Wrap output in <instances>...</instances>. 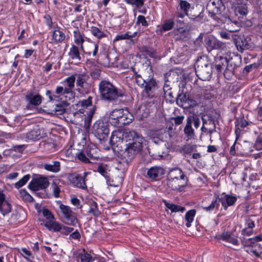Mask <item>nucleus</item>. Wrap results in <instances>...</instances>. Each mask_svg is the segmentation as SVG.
<instances>
[{
  "mask_svg": "<svg viewBox=\"0 0 262 262\" xmlns=\"http://www.w3.org/2000/svg\"><path fill=\"white\" fill-rule=\"evenodd\" d=\"M233 59L229 60L226 64V68L224 72L225 77L228 79H230L234 75V72L236 65L233 63Z\"/></svg>",
  "mask_w": 262,
  "mask_h": 262,
  "instance_id": "a878e982",
  "label": "nucleus"
},
{
  "mask_svg": "<svg viewBox=\"0 0 262 262\" xmlns=\"http://www.w3.org/2000/svg\"><path fill=\"white\" fill-rule=\"evenodd\" d=\"M195 73L203 81L209 80L212 74V67L206 56L200 57L196 62Z\"/></svg>",
  "mask_w": 262,
  "mask_h": 262,
  "instance_id": "7ed1b4c3",
  "label": "nucleus"
},
{
  "mask_svg": "<svg viewBox=\"0 0 262 262\" xmlns=\"http://www.w3.org/2000/svg\"><path fill=\"white\" fill-rule=\"evenodd\" d=\"M236 201L237 198L236 196L223 193L220 198L219 196H215L208 206L204 207L203 208L207 211H212L214 209L218 208L219 202H221L224 209L227 210L228 206L234 205Z\"/></svg>",
  "mask_w": 262,
  "mask_h": 262,
  "instance_id": "20e7f679",
  "label": "nucleus"
},
{
  "mask_svg": "<svg viewBox=\"0 0 262 262\" xmlns=\"http://www.w3.org/2000/svg\"><path fill=\"white\" fill-rule=\"evenodd\" d=\"M221 21L224 24L225 29L230 32H236L240 29L241 23L238 20H232L229 17L226 16Z\"/></svg>",
  "mask_w": 262,
  "mask_h": 262,
  "instance_id": "2eb2a0df",
  "label": "nucleus"
},
{
  "mask_svg": "<svg viewBox=\"0 0 262 262\" xmlns=\"http://www.w3.org/2000/svg\"><path fill=\"white\" fill-rule=\"evenodd\" d=\"M229 60H227L226 57L219 56L216 57L215 60V66L216 70L218 72H221L223 68L226 66Z\"/></svg>",
  "mask_w": 262,
  "mask_h": 262,
  "instance_id": "473e14b6",
  "label": "nucleus"
},
{
  "mask_svg": "<svg viewBox=\"0 0 262 262\" xmlns=\"http://www.w3.org/2000/svg\"><path fill=\"white\" fill-rule=\"evenodd\" d=\"M46 136V133H45L43 128L39 125L34 126L27 133L23 134L24 137L26 138L27 141L38 140Z\"/></svg>",
  "mask_w": 262,
  "mask_h": 262,
  "instance_id": "1a4fd4ad",
  "label": "nucleus"
},
{
  "mask_svg": "<svg viewBox=\"0 0 262 262\" xmlns=\"http://www.w3.org/2000/svg\"><path fill=\"white\" fill-rule=\"evenodd\" d=\"M76 157L79 160L84 163H94L100 159L99 149L94 145H89L83 151L76 154Z\"/></svg>",
  "mask_w": 262,
  "mask_h": 262,
  "instance_id": "39448f33",
  "label": "nucleus"
},
{
  "mask_svg": "<svg viewBox=\"0 0 262 262\" xmlns=\"http://www.w3.org/2000/svg\"><path fill=\"white\" fill-rule=\"evenodd\" d=\"M75 77L76 76V85L81 88H84L85 85L87 84V80L89 78V76L84 73L82 74H75Z\"/></svg>",
  "mask_w": 262,
  "mask_h": 262,
  "instance_id": "2f4dec72",
  "label": "nucleus"
},
{
  "mask_svg": "<svg viewBox=\"0 0 262 262\" xmlns=\"http://www.w3.org/2000/svg\"><path fill=\"white\" fill-rule=\"evenodd\" d=\"M123 113V109H115L110 112L108 115V121L115 126L118 127L119 121Z\"/></svg>",
  "mask_w": 262,
  "mask_h": 262,
  "instance_id": "f3484780",
  "label": "nucleus"
},
{
  "mask_svg": "<svg viewBox=\"0 0 262 262\" xmlns=\"http://www.w3.org/2000/svg\"><path fill=\"white\" fill-rule=\"evenodd\" d=\"M88 174L89 172H83L82 174L73 173L70 174L68 178L69 180H84V179Z\"/></svg>",
  "mask_w": 262,
  "mask_h": 262,
  "instance_id": "37998d69",
  "label": "nucleus"
},
{
  "mask_svg": "<svg viewBox=\"0 0 262 262\" xmlns=\"http://www.w3.org/2000/svg\"><path fill=\"white\" fill-rule=\"evenodd\" d=\"M134 72L136 75V82L137 84L140 87H143L146 80L148 79L147 74H151L150 69H147L144 72L142 73V75L138 74L137 72L134 70Z\"/></svg>",
  "mask_w": 262,
  "mask_h": 262,
  "instance_id": "aec40b11",
  "label": "nucleus"
},
{
  "mask_svg": "<svg viewBox=\"0 0 262 262\" xmlns=\"http://www.w3.org/2000/svg\"><path fill=\"white\" fill-rule=\"evenodd\" d=\"M222 6V2L221 0H210L207 5V9L209 13L211 15V17L215 19L216 15L221 13V8Z\"/></svg>",
  "mask_w": 262,
  "mask_h": 262,
  "instance_id": "4468645a",
  "label": "nucleus"
},
{
  "mask_svg": "<svg viewBox=\"0 0 262 262\" xmlns=\"http://www.w3.org/2000/svg\"><path fill=\"white\" fill-rule=\"evenodd\" d=\"M42 214L44 216H45L48 220L54 218V216L51 213V211H50L47 209H43L42 210Z\"/></svg>",
  "mask_w": 262,
  "mask_h": 262,
  "instance_id": "0e129e2a",
  "label": "nucleus"
},
{
  "mask_svg": "<svg viewBox=\"0 0 262 262\" xmlns=\"http://www.w3.org/2000/svg\"><path fill=\"white\" fill-rule=\"evenodd\" d=\"M168 177L171 180L184 179L185 175L182 170L179 168H175L170 170L168 173Z\"/></svg>",
  "mask_w": 262,
  "mask_h": 262,
  "instance_id": "cd10ccee",
  "label": "nucleus"
},
{
  "mask_svg": "<svg viewBox=\"0 0 262 262\" xmlns=\"http://www.w3.org/2000/svg\"><path fill=\"white\" fill-rule=\"evenodd\" d=\"M144 138L138 133L130 130L127 135L126 148L122 152L121 156L126 161L134 158L137 154H139L143 148Z\"/></svg>",
  "mask_w": 262,
  "mask_h": 262,
  "instance_id": "f257e3e1",
  "label": "nucleus"
},
{
  "mask_svg": "<svg viewBox=\"0 0 262 262\" xmlns=\"http://www.w3.org/2000/svg\"><path fill=\"white\" fill-rule=\"evenodd\" d=\"M188 16H189V18L191 20H192L193 21H197V22L201 21L202 19V16L201 13H200L198 15L189 16V15Z\"/></svg>",
  "mask_w": 262,
  "mask_h": 262,
  "instance_id": "774afa93",
  "label": "nucleus"
},
{
  "mask_svg": "<svg viewBox=\"0 0 262 262\" xmlns=\"http://www.w3.org/2000/svg\"><path fill=\"white\" fill-rule=\"evenodd\" d=\"M22 256L28 261H31V258L33 259L34 256H33L31 252L28 250H27L25 248H23L21 249Z\"/></svg>",
  "mask_w": 262,
  "mask_h": 262,
  "instance_id": "864d4df0",
  "label": "nucleus"
},
{
  "mask_svg": "<svg viewBox=\"0 0 262 262\" xmlns=\"http://www.w3.org/2000/svg\"><path fill=\"white\" fill-rule=\"evenodd\" d=\"M72 185L78 188H81L82 189H86L87 186L85 183V181H71Z\"/></svg>",
  "mask_w": 262,
  "mask_h": 262,
  "instance_id": "4d7b16f0",
  "label": "nucleus"
},
{
  "mask_svg": "<svg viewBox=\"0 0 262 262\" xmlns=\"http://www.w3.org/2000/svg\"><path fill=\"white\" fill-rule=\"evenodd\" d=\"M43 167L47 170L57 172L60 170V163L58 161H53L50 164H45Z\"/></svg>",
  "mask_w": 262,
  "mask_h": 262,
  "instance_id": "c9c22d12",
  "label": "nucleus"
},
{
  "mask_svg": "<svg viewBox=\"0 0 262 262\" xmlns=\"http://www.w3.org/2000/svg\"><path fill=\"white\" fill-rule=\"evenodd\" d=\"M99 90L102 99L108 101H114L123 96L122 92L111 82L103 80L99 84Z\"/></svg>",
  "mask_w": 262,
  "mask_h": 262,
  "instance_id": "f03ea898",
  "label": "nucleus"
},
{
  "mask_svg": "<svg viewBox=\"0 0 262 262\" xmlns=\"http://www.w3.org/2000/svg\"><path fill=\"white\" fill-rule=\"evenodd\" d=\"M79 256L81 262H93L96 259L95 257L92 256L84 249H83V252L82 253H79Z\"/></svg>",
  "mask_w": 262,
  "mask_h": 262,
  "instance_id": "58836bf2",
  "label": "nucleus"
},
{
  "mask_svg": "<svg viewBox=\"0 0 262 262\" xmlns=\"http://www.w3.org/2000/svg\"><path fill=\"white\" fill-rule=\"evenodd\" d=\"M130 130H116L112 133L110 142L113 146L118 147L124 141H126L127 135Z\"/></svg>",
  "mask_w": 262,
  "mask_h": 262,
  "instance_id": "9b49d317",
  "label": "nucleus"
},
{
  "mask_svg": "<svg viewBox=\"0 0 262 262\" xmlns=\"http://www.w3.org/2000/svg\"><path fill=\"white\" fill-rule=\"evenodd\" d=\"M231 235V233L229 232H224L222 233V234L220 235V237L219 238V239H222L225 242H227L228 239L230 236Z\"/></svg>",
  "mask_w": 262,
  "mask_h": 262,
  "instance_id": "338daca9",
  "label": "nucleus"
},
{
  "mask_svg": "<svg viewBox=\"0 0 262 262\" xmlns=\"http://www.w3.org/2000/svg\"><path fill=\"white\" fill-rule=\"evenodd\" d=\"M184 119V116H177L176 117L172 118V119L174 120V124L176 125H178L182 123Z\"/></svg>",
  "mask_w": 262,
  "mask_h": 262,
  "instance_id": "69168bd1",
  "label": "nucleus"
},
{
  "mask_svg": "<svg viewBox=\"0 0 262 262\" xmlns=\"http://www.w3.org/2000/svg\"><path fill=\"white\" fill-rule=\"evenodd\" d=\"M196 145L191 144H186L180 147L178 150L183 155H189L193 151H196Z\"/></svg>",
  "mask_w": 262,
  "mask_h": 262,
  "instance_id": "bb28decb",
  "label": "nucleus"
},
{
  "mask_svg": "<svg viewBox=\"0 0 262 262\" xmlns=\"http://www.w3.org/2000/svg\"><path fill=\"white\" fill-rule=\"evenodd\" d=\"M209 129V135L211 136L213 133L216 132V126L215 124V120L213 117L209 116V121L208 123V125H206Z\"/></svg>",
  "mask_w": 262,
  "mask_h": 262,
  "instance_id": "de8ad7c7",
  "label": "nucleus"
},
{
  "mask_svg": "<svg viewBox=\"0 0 262 262\" xmlns=\"http://www.w3.org/2000/svg\"><path fill=\"white\" fill-rule=\"evenodd\" d=\"M76 77L75 75H72L70 77H68L64 81L67 83L68 87H69L70 89H73L75 86V81Z\"/></svg>",
  "mask_w": 262,
  "mask_h": 262,
  "instance_id": "603ef678",
  "label": "nucleus"
},
{
  "mask_svg": "<svg viewBox=\"0 0 262 262\" xmlns=\"http://www.w3.org/2000/svg\"><path fill=\"white\" fill-rule=\"evenodd\" d=\"M74 41L76 44L80 45V49L82 51H84L82 43L84 41L83 36L79 31H74Z\"/></svg>",
  "mask_w": 262,
  "mask_h": 262,
  "instance_id": "79ce46f5",
  "label": "nucleus"
},
{
  "mask_svg": "<svg viewBox=\"0 0 262 262\" xmlns=\"http://www.w3.org/2000/svg\"><path fill=\"white\" fill-rule=\"evenodd\" d=\"M242 245L245 247H251L252 248L255 247L258 245L257 243L254 242V239L253 238H250L246 239L244 238L241 241Z\"/></svg>",
  "mask_w": 262,
  "mask_h": 262,
  "instance_id": "a18cd8bd",
  "label": "nucleus"
},
{
  "mask_svg": "<svg viewBox=\"0 0 262 262\" xmlns=\"http://www.w3.org/2000/svg\"><path fill=\"white\" fill-rule=\"evenodd\" d=\"M195 213L196 211L194 209L190 210L186 213L185 215V219L187 222L186 224L187 227L188 228L191 226V223L193 221Z\"/></svg>",
  "mask_w": 262,
  "mask_h": 262,
  "instance_id": "ea45409f",
  "label": "nucleus"
},
{
  "mask_svg": "<svg viewBox=\"0 0 262 262\" xmlns=\"http://www.w3.org/2000/svg\"><path fill=\"white\" fill-rule=\"evenodd\" d=\"M69 55L71 59L75 60L76 61H80L81 60V57L80 56V52L79 48L75 45H72L70 49Z\"/></svg>",
  "mask_w": 262,
  "mask_h": 262,
  "instance_id": "7c9ffc66",
  "label": "nucleus"
},
{
  "mask_svg": "<svg viewBox=\"0 0 262 262\" xmlns=\"http://www.w3.org/2000/svg\"><path fill=\"white\" fill-rule=\"evenodd\" d=\"M59 208L63 214L64 223L69 225H75L77 222V219L75 213L70 207L61 204L59 205Z\"/></svg>",
  "mask_w": 262,
  "mask_h": 262,
  "instance_id": "9d476101",
  "label": "nucleus"
},
{
  "mask_svg": "<svg viewBox=\"0 0 262 262\" xmlns=\"http://www.w3.org/2000/svg\"><path fill=\"white\" fill-rule=\"evenodd\" d=\"M92 97L89 96L87 99L82 100L80 101V103L83 107H88L92 105Z\"/></svg>",
  "mask_w": 262,
  "mask_h": 262,
  "instance_id": "052dcab7",
  "label": "nucleus"
},
{
  "mask_svg": "<svg viewBox=\"0 0 262 262\" xmlns=\"http://www.w3.org/2000/svg\"><path fill=\"white\" fill-rule=\"evenodd\" d=\"M248 124V122L244 118H238L235 121V126L241 128L246 127Z\"/></svg>",
  "mask_w": 262,
  "mask_h": 262,
  "instance_id": "6e6d98bb",
  "label": "nucleus"
},
{
  "mask_svg": "<svg viewBox=\"0 0 262 262\" xmlns=\"http://www.w3.org/2000/svg\"><path fill=\"white\" fill-rule=\"evenodd\" d=\"M232 38L238 51L243 52L251 47L250 39L242 34H234Z\"/></svg>",
  "mask_w": 262,
  "mask_h": 262,
  "instance_id": "6e6552de",
  "label": "nucleus"
},
{
  "mask_svg": "<svg viewBox=\"0 0 262 262\" xmlns=\"http://www.w3.org/2000/svg\"><path fill=\"white\" fill-rule=\"evenodd\" d=\"M181 19V18H177L176 20L177 24V26L178 27V26H180L179 28H178L174 31L176 40H183L185 38L184 33L186 32V31L183 28L181 27V26L184 24V21Z\"/></svg>",
  "mask_w": 262,
  "mask_h": 262,
  "instance_id": "b1692460",
  "label": "nucleus"
},
{
  "mask_svg": "<svg viewBox=\"0 0 262 262\" xmlns=\"http://www.w3.org/2000/svg\"><path fill=\"white\" fill-rule=\"evenodd\" d=\"M137 23L138 24H141L143 26H147L148 25L145 17L143 15H139L138 16Z\"/></svg>",
  "mask_w": 262,
  "mask_h": 262,
  "instance_id": "680f3d73",
  "label": "nucleus"
},
{
  "mask_svg": "<svg viewBox=\"0 0 262 262\" xmlns=\"http://www.w3.org/2000/svg\"><path fill=\"white\" fill-rule=\"evenodd\" d=\"M90 31L94 36L98 38H101L104 36V33L96 27H92Z\"/></svg>",
  "mask_w": 262,
  "mask_h": 262,
  "instance_id": "8fccbe9b",
  "label": "nucleus"
},
{
  "mask_svg": "<svg viewBox=\"0 0 262 262\" xmlns=\"http://www.w3.org/2000/svg\"><path fill=\"white\" fill-rule=\"evenodd\" d=\"M177 104L184 108H188L197 105L199 102L190 98L186 94H181L178 95L177 99Z\"/></svg>",
  "mask_w": 262,
  "mask_h": 262,
  "instance_id": "f8f14e48",
  "label": "nucleus"
},
{
  "mask_svg": "<svg viewBox=\"0 0 262 262\" xmlns=\"http://www.w3.org/2000/svg\"><path fill=\"white\" fill-rule=\"evenodd\" d=\"M124 1L127 4L134 6L137 8H141L144 3V0H124Z\"/></svg>",
  "mask_w": 262,
  "mask_h": 262,
  "instance_id": "09e8293b",
  "label": "nucleus"
},
{
  "mask_svg": "<svg viewBox=\"0 0 262 262\" xmlns=\"http://www.w3.org/2000/svg\"><path fill=\"white\" fill-rule=\"evenodd\" d=\"M49 185V181H31L28 187L32 191H38L45 189Z\"/></svg>",
  "mask_w": 262,
  "mask_h": 262,
  "instance_id": "393cba45",
  "label": "nucleus"
},
{
  "mask_svg": "<svg viewBox=\"0 0 262 262\" xmlns=\"http://www.w3.org/2000/svg\"><path fill=\"white\" fill-rule=\"evenodd\" d=\"M165 173L163 167L160 166H154L150 168L147 172V175L150 179L160 178Z\"/></svg>",
  "mask_w": 262,
  "mask_h": 262,
  "instance_id": "6ab92c4d",
  "label": "nucleus"
},
{
  "mask_svg": "<svg viewBox=\"0 0 262 262\" xmlns=\"http://www.w3.org/2000/svg\"><path fill=\"white\" fill-rule=\"evenodd\" d=\"M73 230H74L73 228L67 227V226H63L62 225H61V230H60V231H61V232L62 234L67 235L69 233L72 232Z\"/></svg>",
  "mask_w": 262,
  "mask_h": 262,
  "instance_id": "bf43d9fd",
  "label": "nucleus"
},
{
  "mask_svg": "<svg viewBox=\"0 0 262 262\" xmlns=\"http://www.w3.org/2000/svg\"><path fill=\"white\" fill-rule=\"evenodd\" d=\"M98 50V45L90 43L88 45L86 50L82 51L86 54L90 55L92 53L93 56H96Z\"/></svg>",
  "mask_w": 262,
  "mask_h": 262,
  "instance_id": "4c0bfd02",
  "label": "nucleus"
},
{
  "mask_svg": "<svg viewBox=\"0 0 262 262\" xmlns=\"http://www.w3.org/2000/svg\"><path fill=\"white\" fill-rule=\"evenodd\" d=\"M68 103L63 102L62 104H57L55 108V112L57 115H61L65 112V107L67 106Z\"/></svg>",
  "mask_w": 262,
  "mask_h": 262,
  "instance_id": "49530a36",
  "label": "nucleus"
},
{
  "mask_svg": "<svg viewBox=\"0 0 262 262\" xmlns=\"http://www.w3.org/2000/svg\"><path fill=\"white\" fill-rule=\"evenodd\" d=\"M234 12L239 18H243L247 14V6L245 4H238L235 8Z\"/></svg>",
  "mask_w": 262,
  "mask_h": 262,
  "instance_id": "c85d7f7f",
  "label": "nucleus"
},
{
  "mask_svg": "<svg viewBox=\"0 0 262 262\" xmlns=\"http://www.w3.org/2000/svg\"><path fill=\"white\" fill-rule=\"evenodd\" d=\"M174 25V21L172 19L166 20L162 27L164 31H166L171 30Z\"/></svg>",
  "mask_w": 262,
  "mask_h": 262,
  "instance_id": "3c124183",
  "label": "nucleus"
},
{
  "mask_svg": "<svg viewBox=\"0 0 262 262\" xmlns=\"http://www.w3.org/2000/svg\"><path fill=\"white\" fill-rule=\"evenodd\" d=\"M26 100L29 104L37 106L42 100L41 96L39 94H34L32 92H28L25 96Z\"/></svg>",
  "mask_w": 262,
  "mask_h": 262,
  "instance_id": "a211bd4d",
  "label": "nucleus"
},
{
  "mask_svg": "<svg viewBox=\"0 0 262 262\" xmlns=\"http://www.w3.org/2000/svg\"><path fill=\"white\" fill-rule=\"evenodd\" d=\"M165 206L169 209L171 212H183L185 210V208L179 205H177L172 203L167 202L166 201H164Z\"/></svg>",
  "mask_w": 262,
  "mask_h": 262,
  "instance_id": "72a5a7b5",
  "label": "nucleus"
},
{
  "mask_svg": "<svg viewBox=\"0 0 262 262\" xmlns=\"http://www.w3.org/2000/svg\"><path fill=\"white\" fill-rule=\"evenodd\" d=\"M65 38V35L63 32L59 30H55L52 34V42H61Z\"/></svg>",
  "mask_w": 262,
  "mask_h": 262,
  "instance_id": "f704fd0d",
  "label": "nucleus"
},
{
  "mask_svg": "<svg viewBox=\"0 0 262 262\" xmlns=\"http://www.w3.org/2000/svg\"><path fill=\"white\" fill-rule=\"evenodd\" d=\"M108 188L112 191H118L120 189L121 182L120 181H106Z\"/></svg>",
  "mask_w": 262,
  "mask_h": 262,
  "instance_id": "a19ab883",
  "label": "nucleus"
},
{
  "mask_svg": "<svg viewBox=\"0 0 262 262\" xmlns=\"http://www.w3.org/2000/svg\"><path fill=\"white\" fill-rule=\"evenodd\" d=\"M94 113V110H91L90 112V113L89 114V116L85 118L84 123H85V124L86 125L88 126H90V125L92 118Z\"/></svg>",
  "mask_w": 262,
  "mask_h": 262,
  "instance_id": "e2e57ef3",
  "label": "nucleus"
},
{
  "mask_svg": "<svg viewBox=\"0 0 262 262\" xmlns=\"http://www.w3.org/2000/svg\"><path fill=\"white\" fill-rule=\"evenodd\" d=\"M11 204L6 200L5 194L0 191V212L5 216L9 213L11 211Z\"/></svg>",
  "mask_w": 262,
  "mask_h": 262,
  "instance_id": "dca6fc26",
  "label": "nucleus"
},
{
  "mask_svg": "<svg viewBox=\"0 0 262 262\" xmlns=\"http://www.w3.org/2000/svg\"><path fill=\"white\" fill-rule=\"evenodd\" d=\"M208 49L212 50L221 48L222 44L213 36H208L204 40Z\"/></svg>",
  "mask_w": 262,
  "mask_h": 262,
  "instance_id": "412c9836",
  "label": "nucleus"
},
{
  "mask_svg": "<svg viewBox=\"0 0 262 262\" xmlns=\"http://www.w3.org/2000/svg\"><path fill=\"white\" fill-rule=\"evenodd\" d=\"M180 6L181 9L185 12L186 15H189L187 11L190 7L189 3L185 1H181L180 2Z\"/></svg>",
  "mask_w": 262,
  "mask_h": 262,
  "instance_id": "5fc2aeb1",
  "label": "nucleus"
},
{
  "mask_svg": "<svg viewBox=\"0 0 262 262\" xmlns=\"http://www.w3.org/2000/svg\"><path fill=\"white\" fill-rule=\"evenodd\" d=\"M97 170L100 174L103 176L105 179H107V171L106 169L102 165H99L97 167Z\"/></svg>",
  "mask_w": 262,
  "mask_h": 262,
  "instance_id": "13d9d810",
  "label": "nucleus"
},
{
  "mask_svg": "<svg viewBox=\"0 0 262 262\" xmlns=\"http://www.w3.org/2000/svg\"><path fill=\"white\" fill-rule=\"evenodd\" d=\"M158 135L160 137H154L152 139V141L156 144L162 145H164L165 146L166 145V144L164 143L165 140H164V138L163 136H164V135H165V136H166L167 135H168L169 136L168 132H166L165 130H160L158 133Z\"/></svg>",
  "mask_w": 262,
  "mask_h": 262,
  "instance_id": "c756f323",
  "label": "nucleus"
},
{
  "mask_svg": "<svg viewBox=\"0 0 262 262\" xmlns=\"http://www.w3.org/2000/svg\"><path fill=\"white\" fill-rule=\"evenodd\" d=\"M108 126L107 123L102 120H98L93 125V132L100 140H104L109 134Z\"/></svg>",
  "mask_w": 262,
  "mask_h": 262,
  "instance_id": "0eeeda50",
  "label": "nucleus"
},
{
  "mask_svg": "<svg viewBox=\"0 0 262 262\" xmlns=\"http://www.w3.org/2000/svg\"><path fill=\"white\" fill-rule=\"evenodd\" d=\"M118 127H122L130 123L134 119L133 115L126 110L123 109Z\"/></svg>",
  "mask_w": 262,
  "mask_h": 262,
  "instance_id": "5701e85b",
  "label": "nucleus"
},
{
  "mask_svg": "<svg viewBox=\"0 0 262 262\" xmlns=\"http://www.w3.org/2000/svg\"><path fill=\"white\" fill-rule=\"evenodd\" d=\"M61 224L54 221H49L45 224V226L50 231H60Z\"/></svg>",
  "mask_w": 262,
  "mask_h": 262,
  "instance_id": "e433bc0d",
  "label": "nucleus"
},
{
  "mask_svg": "<svg viewBox=\"0 0 262 262\" xmlns=\"http://www.w3.org/2000/svg\"><path fill=\"white\" fill-rule=\"evenodd\" d=\"M143 88H144V91L148 97H154L155 92L158 89V85L152 73L148 76V79Z\"/></svg>",
  "mask_w": 262,
  "mask_h": 262,
  "instance_id": "ddd939ff",
  "label": "nucleus"
},
{
  "mask_svg": "<svg viewBox=\"0 0 262 262\" xmlns=\"http://www.w3.org/2000/svg\"><path fill=\"white\" fill-rule=\"evenodd\" d=\"M86 203L90 207L88 210V213L95 217H98L100 215L101 212L98 209L97 203L95 201L92 199H88Z\"/></svg>",
  "mask_w": 262,
  "mask_h": 262,
  "instance_id": "4be33fe9",
  "label": "nucleus"
},
{
  "mask_svg": "<svg viewBox=\"0 0 262 262\" xmlns=\"http://www.w3.org/2000/svg\"><path fill=\"white\" fill-rule=\"evenodd\" d=\"M197 129L200 124V120L199 118L195 115H189L186 119V123L184 128V135L187 137V140L194 139L195 132L194 129L192 127V124Z\"/></svg>",
  "mask_w": 262,
  "mask_h": 262,
  "instance_id": "423d86ee",
  "label": "nucleus"
},
{
  "mask_svg": "<svg viewBox=\"0 0 262 262\" xmlns=\"http://www.w3.org/2000/svg\"><path fill=\"white\" fill-rule=\"evenodd\" d=\"M137 34V32H135L132 34H130L129 32H126L123 34H120L117 36H116L115 38V41H118L120 40H123V39H130L131 38H133L135 37Z\"/></svg>",
  "mask_w": 262,
  "mask_h": 262,
  "instance_id": "c03bdc74",
  "label": "nucleus"
}]
</instances>
